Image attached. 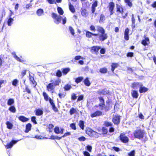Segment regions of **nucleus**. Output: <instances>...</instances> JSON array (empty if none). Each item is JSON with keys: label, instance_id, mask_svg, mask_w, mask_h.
Masks as SVG:
<instances>
[{"label": "nucleus", "instance_id": "obj_43", "mask_svg": "<svg viewBox=\"0 0 156 156\" xmlns=\"http://www.w3.org/2000/svg\"><path fill=\"white\" fill-rule=\"evenodd\" d=\"M125 2L129 7H131L132 5V3L130 1V0H124Z\"/></svg>", "mask_w": 156, "mask_h": 156}, {"label": "nucleus", "instance_id": "obj_5", "mask_svg": "<svg viewBox=\"0 0 156 156\" xmlns=\"http://www.w3.org/2000/svg\"><path fill=\"white\" fill-rule=\"evenodd\" d=\"M112 122L115 125H118L120 122V116L118 115H115L112 119Z\"/></svg>", "mask_w": 156, "mask_h": 156}, {"label": "nucleus", "instance_id": "obj_38", "mask_svg": "<svg viewBox=\"0 0 156 156\" xmlns=\"http://www.w3.org/2000/svg\"><path fill=\"white\" fill-rule=\"evenodd\" d=\"M98 98L100 101V103L99 104V106L105 104L104 99L102 97H99Z\"/></svg>", "mask_w": 156, "mask_h": 156}, {"label": "nucleus", "instance_id": "obj_52", "mask_svg": "<svg viewBox=\"0 0 156 156\" xmlns=\"http://www.w3.org/2000/svg\"><path fill=\"white\" fill-rule=\"evenodd\" d=\"M48 2L50 4H56V2L55 0H47Z\"/></svg>", "mask_w": 156, "mask_h": 156}, {"label": "nucleus", "instance_id": "obj_62", "mask_svg": "<svg viewBox=\"0 0 156 156\" xmlns=\"http://www.w3.org/2000/svg\"><path fill=\"white\" fill-rule=\"evenodd\" d=\"M26 72H27V70H23V71H22V73H21V74H22V77H23L24 76H25L26 74Z\"/></svg>", "mask_w": 156, "mask_h": 156}, {"label": "nucleus", "instance_id": "obj_9", "mask_svg": "<svg viewBox=\"0 0 156 156\" xmlns=\"http://www.w3.org/2000/svg\"><path fill=\"white\" fill-rule=\"evenodd\" d=\"M115 7V4L113 2H110L109 4V11L110 12V15L113 13V11Z\"/></svg>", "mask_w": 156, "mask_h": 156}, {"label": "nucleus", "instance_id": "obj_23", "mask_svg": "<svg viewBox=\"0 0 156 156\" xmlns=\"http://www.w3.org/2000/svg\"><path fill=\"white\" fill-rule=\"evenodd\" d=\"M96 28L97 30L101 34L104 33V32H105V30L102 27L99 26H97Z\"/></svg>", "mask_w": 156, "mask_h": 156}, {"label": "nucleus", "instance_id": "obj_16", "mask_svg": "<svg viewBox=\"0 0 156 156\" xmlns=\"http://www.w3.org/2000/svg\"><path fill=\"white\" fill-rule=\"evenodd\" d=\"M47 88L48 91L52 90L54 88V87L52 83H49L47 86Z\"/></svg>", "mask_w": 156, "mask_h": 156}, {"label": "nucleus", "instance_id": "obj_29", "mask_svg": "<svg viewBox=\"0 0 156 156\" xmlns=\"http://www.w3.org/2000/svg\"><path fill=\"white\" fill-rule=\"evenodd\" d=\"M7 128L9 129H11L13 127V125L12 123L9 121H7L6 122Z\"/></svg>", "mask_w": 156, "mask_h": 156}, {"label": "nucleus", "instance_id": "obj_50", "mask_svg": "<svg viewBox=\"0 0 156 156\" xmlns=\"http://www.w3.org/2000/svg\"><path fill=\"white\" fill-rule=\"evenodd\" d=\"M70 126L73 129L76 130V125L75 123L71 124Z\"/></svg>", "mask_w": 156, "mask_h": 156}, {"label": "nucleus", "instance_id": "obj_40", "mask_svg": "<svg viewBox=\"0 0 156 156\" xmlns=\"http://www.w3.org/2000/svg\"><path fill=\"white\" fill-rule=\"evenodd\" d=\"M57 10L58 13L60 15H62L63 13V11L62 9L60 7H58Z\"/></svg>", "mask_w": 156, "mask_h": 156}, {"label": "nucleus", "instance_id": "obj_1", "mask_svg": "<svg viewBox=\"0 0 156 156\" xmlns=\"http://www.w3.org/2000/svg\"><path fill=\"white\" fill-rule=\"evenodd\" d=\"M144 134V132L143 130L139 129L134 131V135L135 138L140 139L143 138Z\"/></svg>", "mask_w": 156, "mask_h": 156}, {"label": "nucleus", "instance_id": "obj_61", "mask_svg": "<svg viewBox=\"0 0 156 156\" xmlns=\"http://www.w3.org/2000/svg\"><path fill=\"white\" fill-rule=\"evenodd\" d=\"M129 29L128 28H126L124 34L129 35Z\"/></svg>", "mask_w": 156, "mask_h": 156}, {"label": "nucleus", "instance_id": "obj_58", "mask_svg": "<svg viewBox=\"0 0 156 156\" xmlns=\"http://www.w3.org/2000/svg\"><path fill=\"white\" fill-rule=\"evenodd\" d=\"M127 57H132L133 56V53L132 52H129L127 54Z\"/></svg>", "mask_w": 156, "mask_h": 156}, {"label": "nucleus", "instance_id": "obj_60", "mask_svg": "<svg viewBox=\"0 0 156 156\" xmlns=\"http://www.w3.org/2000/svg\"><path fill=\"white\" fill-rule=\"evenodd\" d=\"M90 29L91 30L93 31H95L96 30L94 26L93 25H91L90 27Z\"/></svg>", "mask_w": 156, "mask_h": 156}, {"label": "nucleus", "instance_id": "obj_22", "mask_svg": "<svg viewBox=\"0 0 156 156\" xmlns=\"http://www.w3.org/2000/svg\"><path fill=\"white\" fill-rule=\"evenodd\" d=\"M31 125L30 123L27 124L26 126V129L25 130V132L26 133H28L31 129Z\"/></svg>", "mask_w": 156, "mask_h": 156}, {"label": "nucleus", "instance_id": "obj_59", "mask_svg": "<svg viewBox=\"0 0 156 156\" xmlns=\"http://www.w3.org/2000/svg\"><path fill=\"white\" fill-rule=\"evenodd\" d=\"M74 59L75 60H77L80 59H83V57L80 56H77L75 57Z\"/></svg>", "mask_w": 156, "mask_h": 156}, {"label": "nucleus", "instance_id": "obj_12", "mask_svg": "<svg viewBox=\"0 0 156 156\" xmlns=\"http://www.w3.org/2000/svg\"><path fill=\"white\" fill-rule=\"evenodd\" d=\"M18 141H19V140L15 141L12 140L7 145L5 146V147L7 149L11 148L13 145L16 144Z\"/></svg>", "mask_w": 156, "mask_h": 156}, {"label": "nucleus", "instance_id": "obj_19", "mask_svg": "<svg viewBox=\"0 0 156 156\" xmlns=\"http://www.w3.org/2000/svg\"><path fill=\"white\" fill-rule=\"evenodd\" d=\"M18 118L19 120L23 122H27L29 120V119L28 118L23 116H20Z\"/></svg>", "mask_w": 156, "mask_h": 156}, {"label": "nucleus", "instance_id": "obj_57", "mask_svg": "<svg viewBox=\"0 0 156 156\" xmlns=\"http://www.w3.org/2000/svg\"><path fill=\"white\" fill-rule=\"evenodd\" d=\"M77 98V96L76 95V94L74 93L72 94L71 95V98L73 100H75Z\"/></svg>", "mask_w": 156, "mask_h": 156}, {"label": "nucleus", "instance_id": "obj_21", "mask_svg": "<svg viewBox=\"0 0 156 156\" xmlns=\"http://www.w3.org/2000/svg\"><path fill=\"white\" fill-rule=\"evenodd\" d=\"M43 114V111L40 109H37L35 111V114L37 115H42Z\"/></svg>", "mask_w": 156, "mask_h": 156}, {"label": "nucleus", "instance_id": "obj_64", "mask_svg": "<svg viewBox=\"0 0 156 156\" xmlns=\"http://www.w3.org/2000/svg\"><path fill=\"white\" fill-rule=\"evenodd\" d=\"M83 154L85 156H90V154L87 151H85L83 152Z\"/></svg>", "mask_w": 156, "mask_h": 156}, {"label": "nucleus", "instance_id": "obj_53", "mask_svg": "<svg viewBox=\"0 0 156 156\" xmlns=\"http://www.w3.org/2000/svg\"><path fill=\"white\" fill-rule=\"evenodd\" d=\"M18 83V81L17 79L14 80L12 83V84L15 86H16L17 84Z\"/></svg>", "mask_w": 156, "mask_h": 156}, {"label": "nucleus", "instance_id": "obj_4", "mask_svg": "<svg viewBox=\"0 0 156 156\" xmlns=\"http://www.w3.org/2000/svg\"><path fill=\"white\" fill-rule=\"evenodd\" d=\"M142 86L141 83L134 82L131 84V87L134 89H137L139 88Z\"/></svg>", "mask_w": 156, "mask_h": 156}, {"label": "nucleus", "instance_id": "obj_49", "mask_svg": "<svg viewBox=\"0 0 156 156\" xmlns=\"http://www.w3.org/2000/svg\"><path fill=\"white\" fill-rule=\"evenodd\" d=\"M54 132L56 133L59 134L60 133L59 129L58 127H56L54 129Z\"/></svg>", "mask_w": 156, "mask_h": 156}, {"label": "nucleus", "instance_id": "obj_25", "mask_svg": "<svg viewBox=\"0 0 156 156\" xmlns=\"http://www.w3.org/2000/svg\"><path fill=\"white\" fill-rule=\"evenodd\" d=\"M132 94L133 98H138V95L137 91L135 90H133Z\"/></svg>", "mask_w": 156, "mask_h": 156}, {"label": "nucleus", "instance_id": "obj_11", "mask_svg": "<svg viewBox=\"0 0 156 156\" xmlns=\"http://www.w3.org/2000/svg\"><path fill=\"white\" fill-rule=\"evenodd\" d=\"M102 114V112H101L98 111L91 114L90 115V116L91 117L93 118L97 116H99L101 115Z\"/></svg>", "mask_w": 156, "mask_h": 156}, {"label": "nucleus", "instance_id": "obj_42", "mask_svg": "<svg viewBox=\"0 0 156 156\" xmlns=\"http://www.w3.org/2000/svg\"><path fill=\"white\" fill-rule=\"evenodd\" d=\"M13 21V19L12 18H10L9 19L8 21V24L9 26H11L12 23V22Z\"/></svg>", "mask_w": 156, "mask_h": 156}, {"label": "nucleus", "instance_id": "obj_39", "mask_svg": "<svg viewBox=\"0 0 156 156\" xmlns=\"http://www.w3.org/2000/svg\"><path fill=\"white\" fill-rule=\"evenodd\" d=\"M71 88L72 87L70 85L67 84L65 86L64 88L65 90H68Z\"/></svg>", "mask_w": 156, "mask_h": 156}, {"label": "nucleus", "instance_id": "obj_13", "mask_svg": "<svg viewBox=\"0 0 156 156\" xmlns=\"http://www.w3.org/2000/svg\"><path fill=\"white\" fill-rule=\"evenodd\" d=\"M92 35L97 36L98 35V34H93L90 31H87L86 33V36L89 38L91 37Z\"/></svg>", "mask_w": 156, "mask_h": 156}, {"label": "nucleus", "instance_id": "obj_2", "mask_svg": "<svg viewBox=\"0 0 156 156\" xmlns=\"http://www.w3.org/2000/svg\"><path fill=\"white\" fill-rule=\"evenodd\" d=\"M52 17L54 19V22L56 24H58L61 21V17L57 14L52 13L51 14Z\"/></svg>", "mask_w": 156, "mask_h": 156}, {"label": "nucleus", "instance_id": "obj_32", "mask_svg": "<svg viewBox=\"0 0 156 156\" xmlns=\"http://www.w3.org/2000/svg\"><path fill=\"white\" fill-rule=\"evenodd\" d=\"M14 103V101L13 98H10L9 99L7 102V105H11Z\"/></svg>", "mask_w": 156, "mask_h": 156}, {"label": "nucleus", "instance_id": "obj_55", "mask_svg": "<svg viewBox=\"0 0 156 156\" xmlns=\"http://www.w3.org/2000/svg\"><path fill=\"white\" fill-rule=\"evenodd\" d=\"M98 5V2L95 1L92 5V7L95 8L97 7Z\"/></svg>", "mask_w": 156, "mask_h": 156}, {"label": "nucleus", "instance_id": "obj_45", "mask_svg": "<svg viewBox=\"0 0 156 156\" xmlns=\"http://www.w3.org/2000/svg\"><path fill=\"white\" fill-rule=\"evenodd\" d=\"M62 138V137H59L57 136H51V139H58V140H60Z\"/></svg>", "mask_w": 156, "mask_h": 156}, {"label": "nucleus", "instance_id": "obj_63", "mask_svg": "<svg viewBox=\"0 0 156 156\" xmlns=\"http://www.w3.org/2000/svg\"><path fill=\"white\" fill-rule=\"evenodd\" d=\"M87 150H88L89 151L91 152V150L92 149V147L90 145H88L87 147Z\"/></svg>", "mask_w": 156, "mask_h": 156}, {"label": "nucleus", "instance_id": "obj_28", "mask_svg": "<svg viewBox=\"0 0 156 156\" xmlns=\"http://www.w3.org/2000/svg\"><path fill=\"white\" fill-rule=\"evenodd\" d=\"M36 13L38 16H40L43 14L44 11L42 9H40L37 10Z\"/></svg>", "mask_w": 156, "mask_h": 156}, {"label": "nucleus", "instance_id": "obj_15", "mask_svg": "<svg viewBox=\"0 0 156 156\" xmlns=\"http://www.w3.org/2000/svg\"><path fill=\"white\" fill-rule=\"evenodd\" d=\"M51 82H52L51 83H52V84L54 87L55 86L59 85V83L61 82V80L59 79H58L55 80V82H54L53 80H51Z\"/></svg>", "mask_w": 156, "mask_h": 156}, {"label": "nucleus", "instance_id": "obj_56", "mask_svg": "<svg viewBox=\"0 0 156 156\" xmlns=\"http://www.w3.org/2000/svg\"><path fill=\"white\" fill-rule=\"evenodd\" d=\"M98 5V2L95 1L92 5V7L95 8L97 7Z\"/></svg>", "mask_w": 156, "mask_h": 156}, {"label": "nucleus", "instance_id": "obj_3", "mask_svg": "<svg viewBox=\"0 0 156 156\" xmlns=\"http://www.w3.org/2000/svg\"><path fill=\"white\" fill-rule=\"evenodd\" d=\"M119 137L121 141L124 143H126L129 141V139L126 136L125 134L121 133Z\"/></svg>", "mask_w": 156, "mask_h": 156}, {"label": "nucleus", "instance_id": "obj_7", "mask_svg": "<svg viewBox=\"0 0 156 156\" xmlns=\"http://www.w3.org/2000/svg\"><path fill=\"white\" fill-rule=\"evenodd\" d=\"M87 133L89 136H95L97 137L98 136V133L92 129L87 130Z\"/></svg>", "mask_w": 156, "mask_h": 156}, {"label": "nucleus", "instance_id": "obj_47", "mask_svg": "<svg viewBox=\"0 0 156 156\" xmlns=\"http://www.w3.org/2000/svg\"><path fill=\"white\" fill-rule=\"evenodd\" d=\"M135 151L133 150L128 153V154L129 156H135Z\"/></svg>", "mask_w": 156, "mask_h": 156}, {"label": "nucleus", "instance_id": "obj_24", "mask_svg": "<svg viewBox=\"0 0 156 156\" xmlns=\"http://www.w3.org/2000/svg\"><path fill=\"white\" fill-rule=\"evenodd\" d=\"M119 64L117 63H112L111 66H112V69L111 70L112 72H113L115 68H117V67L119 66Z\"/></svg>", "mask_w": 156, "mask_h": 156}, {"label": "nucleus", "instance_id": "obj_37", "mask_svg": "<svg viewBox=\"0 0 156 156\" xmlns=\"http://www.w3.org/2000/svg\"><path fill=\"white\" fill-rule=\"evenodd\" d=\"M43 95L44 99L46 101H48L49 100V97L47 94L46 92H44L43 93Z\"/></svg>", "mask_w": 156, "mask_h": 156}, {"label": "nucleus", "instance_id": "obj_36", "mask_svg": "<svg viewBox=\"0 0 156 156\" xmlns=\"http://www.w3.org/2000/svg\"><path fill=\"white\" fill-rule=\"evenodd\" d=\"M79 125L82 129H84V122L83 121L80 120L79 122Z\"/></svg>", "mask_w": 156, "mask_h": 156}, {"label": "nucleus", "instance_id": "obj_14", "mask_svg": "<svg viewBox=\"0 0 156 156\" xmlns=\"http://www.w3.org/2000/svg\"><path fill=\"white\" fill-rule=\"evenodd\" d=\"M148 89L144 87H143L142 86L140 87L139 89V92L140 93H142L143 92H145L148 90Z\"/></svg>", "mask_w": 156, "mask_h": 156}, {"label": "nucleus", "instance_id": "obj_33", "mask_svg": "<svg viewBox=\"0 0 156 156\" xmlns=\"http://www.w3.org/2000/svg\"><path fill=\"white\" fill-rule=\"evenodd\" d=\"M69 8L70 10L73 13L75 12V11L74 7L70 3L69 4Z\"/></svg>", "mask_w": 156, "mask_h": 156}, {"label": "nucleus", "instance_id": "obj_41", "mask_svg": "<svg viewBox=\"0 0 156 156\" xmlns=\"http://www.w3.org/2000/svg\"><path fill=\"white\" fill-rule=\"evenodd\" d=\"M107 70L106 68H101L100 70V72L103 73H105L107 72Z\"/></svg>", "mask_w": 156, "mask_h": 156}, {"label": "nucleus", "instance_id": "obj_54", "mask_svg": "<svg viewBox=\"0 0 156 156\" xmlns=\"http://www.w3.org/2000/svg\"><path fill=\"white\" fill-rule=\"evenodd\" d=\"M56 76L58 77H60L61 76L62 74V73L61 72V71L59 70H58V71L56 73Z\"/></svg>", "mask_w": 156, "mask_h": 156}, {"label": "nucleus", "instance_id": "obj_10", "mask_svg": "<svg viewBox=\"0 0 156 156\" xmlns=\"http://www.w3.org/2000/svg\"><path fill=\"white\" fill-rule=\"evenodd\" d=\"M99 109L101 110H104L105 111H109L110 109L109 107L108 106H106L105 104H102L99 106Z\"/></svg>", "mask_w": 156, "mask_h": 156}, {"label": "nucleus", "instance_id": "obj_30", "mask_svg": "<svg viewBox=\"0 0 156 156\" xmlns=\"http://www.w3.org/2000/svg\"><path fill=\"white\" fill-rule=\"evenodd\" d=\"M105 17L103 14H101L100 15L99 22L100 23L103 22V21L105 20Z\"/></svg>", "mask_w": 156, "mask_h": 156}, {"label": "nucleus", "instance_id": "obj_20", "mask_svg": "<svg viewBox=\"0 0 156 156\" xmlns=\"http://www.w3.org/2000/svg\"><path fill=\"white\" fill-rule=\"evenodd\" d=\"M101 48V47L99 46H94L93 47L91 48L92 52H98L99 49Z\"/></svg>", "mask_w": 156, "mask_h": 156}, {"label": "nucleus", "instance_id": "obj_6", "mask_svg": "<svg viewBox=\"0 0 156 156\" xmlns=\"http://www.w3.org/2000/svg\"><path fill=\"white\" fill-rule=\"evenodd\" d=\"M99 35V38L100 41H104L106 39L108 38V36L106 34H105V32L104 33H101Z\"/></svg>", "mask_w": 156, "mask_h": 156}, {"label": "nucleus", "instance_id": "obj_31", "mask_svg": "<svg viewBox=\"0 0 156 156\" xmlns=\"http://www.w3.org/2000/svg\"><path fill=\"white\" fill-rule=\"evenodd\" d=\"M84 82L85 85L87 86H89L90 84V83L88 78H86L84 80Z\"/></svg>", "mask_w": 156, "mask_h": 156}, {"label": "nucleus", "instance_id": "obj_17", "mask_svg": "<svg viewBox=\"0 0 156 156\" xmlns=\"http://www.w3.org/2000/svg\"><path fill=\"white\" fill-rule=\"evenodd\" d=\"M12 54L13 55L14 57L16 59L17 61L23 62L24 61L23 59L20 58L18 57L16 55L15 52H12Z\"/></svg>", "mask_w": 156, "mask_h": 156}, {"label": "nucleus", "instance_id": "obj_44", "mask_svg": "<svg viewBox=\"0 0 156 156\" xmlns=\"http://www.w3.org/2000/svg\"><path fill=\"white\" fill-rule=\"evenodd\" d=\"M104 124L107 127L112 126V124L111 122L107 121L105 122Z\"/></svg>", "mask_w": 156, "mask_h": 156}, {"label": "nucleus", "instance_id": "obj_35", "mask_svg": "<svg viewBox=\"0 0 156 156\" xmlns=\"http://www.w3.org/2000/svg\"><path fill=\"white\" fill-rule=\"evenodd\" d=\"M9 110L13 113H15L16 112V109L14 106H11Z\"/></svg>", "mask_w": 156, "mask_h": 156}, {"label": "nucleus", "instance_id": "obj_51", "mask_svg": "<svg viewBox=\"0 0 156 156\" xmlns=\"http://www.w3.org/2000/svg\"><path fill=\"white\" fill-rule=\"evenodd\" d=\"M36 118L35 116H33L31 117V121L33 122L35 124H37V123L36 120Z\"/></svg>", "mask_w": 156, "mask_h": 156}, {"label": "nucleus", "instance_id": "obj_8", "mask_svg": "<svg viewBox=\"0 0 156 156\" xmlns=\"http://www.w3.org/2000/svg\"><path fill=\"white\" fill-rule=\"evenodd\" d=\"M144 39L142 41L141 43L144 46L148 45L150 43L149 39L148 37H144Z\"/></svg>", "mask_w": 156, "mask_h": 156}, {"label": "nucleus", "instance_id": "obj_18", "mask_svg": "<svg viewBox=\"0 0 156 156\" xmlns=\"http://www.w3.org/2000/svg\"><path fill=\"white\" fill-rule=\"evenodd\" d=\"M82 15L85 17H86L88 15V13L86 9H81Z\"/></svg>", "mask_w": 156, "mask_h": 156}, {"label": "nucleus", "instance_id": "obj_48", "mask_svg": "<svg viewBox=\"0 0 156 156\" xmlns=\"http://www.w3.org/2000/svg\"><path fill=\"white\" fill-rule=\"evenodd\" d=\"M70 69L69 68H66L63 69L62 72L65 74H66L69 71Z\"/></svg>", "mask_w": 156, "mask_h": 156}, {"label": "nucleus", "instance_id": "obj_46", "mask_svg": "<svg viewBox=\"0 0 156 156\" xmlns=\"http://www.w3.org/2000/svg\"><path fill=\"white\" fill-rule=\"evenodd\" d=\"M69 30L72 35H74L75 34L74 30L72 27L71 26L69 27Z\"/></svg>", "mask_w": 156, "mask_h": 156}, {"label": "nucleus", "instance_id": "obj_26", "mask_svg": "<svg viewBox=\"0 0 156 156\" xmlns=\"http://www.w3.org/2000/svg\"><path fill=\"white\" fill-rule=\"evenodd\" d=\"M78 112L77 111L76 109L74 108H71L69 111L70 114L71 115H72L73 114H76Z\"/></svg>", "mask_w": 156, "mask_h": 156}, {"label": "nucleus", "instance_id": "obj_27", "mask_svg": "<svg viewBox=\"0 0 156 156\" xmlns=\"http://www.w3.org/2000/svg\"><path fill=\"white\" fill-rule=\"evenodd\" d=\"M117 11L121 13H122L123 12V9L121 6L116 5Z\"/></svg>", "mask_w": 156, "mask_h": 156}, {"label": "nucleus", "instance_id": "obj_34", "mask_svg": "<svg viewBox=\"0 0 156 156\" xmlns=\"http://www.w3.org/2000/svg\"><path fill=\"white\" fill-rule=\"evenodd\" d=\"M83 79V77H78L75 80V82L78 83H80L81 81H82Z\"/></svg>", "mask_w": 156, "mask_h": 156}]
</instances>
